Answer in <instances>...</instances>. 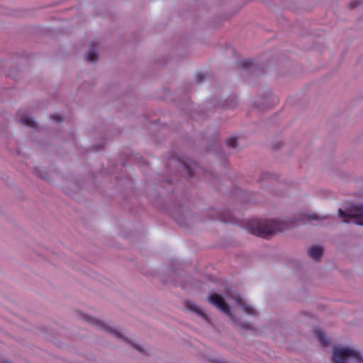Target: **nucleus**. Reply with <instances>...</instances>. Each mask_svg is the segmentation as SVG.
I'll return each instance as SVG.
<instances>
[{"mask_svg":"<svg viewBox=\"0 0 363 363\" xmlns=\"http://www.w3.org/2000/svg\"><path fill=\"white\" fill-rule=\"evenodd\" d=\"M338 215L342 218L345 223L352 222L354 224L363 225V206L354 205L352 206L347 213L339 208Z\"/></svg>","mask_w":363,"mask_h":363,"instance_id":"obj_3","label":"nucleus"},{"mask_svg":"<svg viewBox=\"0 0 363 363\" xmlns=\"http://www.w3.org/2000/svg\"><path fill=\"white\" fill-rule=\"evenodd\" d=\"M208 301L225 314L231 320H233V315L230 311V308L220 295L216 293H212L209 295Z\"/></svg>","mask_w":363,"mask_h":363,"instance_id":"obj_5","label":"nucleus"},{"mask_svg":"<svg viewBox=\"0 0 363 363\" xmlns=\"http://www.w3.org/2000/svg\"><path fill=\"white\" fill-rule=\"evenodd\" d=\"M61 116L60 115H53L52 116V119L55 120V121H58V119L60 118Z\"/></svg>","mask_w":363,"mask_h":363,"instance_id":"obj_14","label":"nucleus"},{"mask_svg":"<svg viewBox=\"0 0 363 363\" xmlns=\"http://www.w3.org/2000/svg\"><path fill=\"white\" fill-rule=\"evenodd\" d=\"M227 145L230 147H234L236 146V139L234 138H230L227 140Z\"/></svg>","mask_w":363,"mask_h":363,"instance_id":"obj_12","label":"nucleus"},{"mask_svg":"<svg viewBox=\"0 0 363 363\" xmlns=\"http://www.w3.org/2000/svg\"><path fill=\"white\" fill-rule=\"evenodd\" d=\"M98 59V54L95 48H91L88 51L86 60L90 62H94Z\"/></svg>","mask_w":363,"mask_h":363,"instance_id":"obj_11","label":"nucleus"},{"mask_svg":"<svg viewBox=\"0 0 363 363\" xmlns=\"http://www.w3.org/2000/svg\"><path fill=\"white\" fill-rule=\"evenodd\" d=\"M314 333L322 345H326L328 344V340L323 331H321L320 329H315L314 330Z\"/></svg>","mask_w":363,"mask_h":363,"instance_id":"obj_10","label":"nucleus"},{"mask_svg":"<svg viewBox=\"0 0 363 363\" xmlns=\"http://www.w3.org/2000/svg\"><path fill=\"white\" fill-rule=\"evenodd\" d=\"M323 218H326V217L319 218L317 215H315V214H313V215L310 216V217H309L310 220L323 219Z\"/></svg>","mask_w":363,"mask_h":363,"instance_id":"obj_13","label":"nucleus"},{"mask_svg":"<svg viewBox=\"0 0 363 363\" xmlns=\"http://www.w3.org/2000/svg\"><path fill=\"white\" fill-rule=\"evenodd\" d=\"M20 122L28 127H35V123L33 119L28 113H22L20 116Z\"/></svg>","mask_w":363,"mask_h":363,"instance_id":"obj_8","label":"nucleus"},{"mask_svg":"<svg viewBox=\"0 0 363 363\" xmlns=\"http://www.w3.org/2000/svg\"><path fill=\"white\" fill-rule=\"evenodd\" d=\"M230 296L235 300L237 305L241 307L243 311L248 315H255L256 311L247 301L242 298L240 294L233 293Z\"/></svg>","mask_w":363,"mask_h":363,"instance_id":"obj_6","label":"nucleus"},{"mask_svg":"<svg viewBox=\"0 0 363 363\" xmlns=\"http://www.w3.org/2000/svg\"><path fill=\"white\" fill-rule=\"evenodd\" d=\"M350 359H354L357 363H360L362 356L358 351L352 347L338 346L333 349V363H345Z\"/></svg>","mask_w":363,"mask_h":363,"instance_id":"obj_2","label":"nucleus"},{"mask_svg":"<svg viewBox=\"0 0 363 363\" xmlns=\"http://www.w3.org/2000/svg\"><path fill=\"white\" fill-rule=\"evenodd\" d=\"M186 306L187 307L188 309L196 313V314H198L199 315L202 317L203 319H205V320L208 319L207 315L205 313V312L203 311V310L200 306L196 305L195 303H194L192 301H187L186 303Z\"/></svg>","mask_w":363,"mask_h":363,"instance_id":"obj_7","label":"nucleus"},{"mask_svg":"<svg viewBox=\"0 0 363 363\" xmlns=\"http://www.w3.org/2000/svg\"><path fill=\"white\" fill-rule=\"evenodd\" d=\"M287 228L286 223L279 220H267L262 223H251L248 230L253 235L261 238H267Z\"/></svg>","mask_w":363,"mask_h":363,"instance_id":"obj_1","label":"nucleus"},{"mask_svg":"<svg viewBox=\"0 0 363 363\" xmlns=\"http://www.w3.org/2000/svg\"><path fill=\"white\" fill-rule=\"evenodd\" d=\"M84 320L91 323L93 325L98 327L99 328L106 331L111 335L118 338L123 341H128L125 334L119 329L110 325L109 324L101 321L94 317L89 315L84 316Z\"/></svg>","mask_w":363,"mask_h":363,"instance_id":"obj_4","label":"nucleus"},{"mask_svg":"<svg viewBox=\"0 0 363 363\" xmlns=\"http://www.w3.org/2000/svg\"><path fill=\"white\" fill-rule=\"evenodd\" d=\"M322 252L323 250L320 246L311 247L308 251L310 257L313 259H319L322 255Z\"/></svg>","mask_w":363,"mask_h":363,"instance_id":"obj_9","label":"nucleus"},{"mask_svg":"<svg viewBox=\"0 0 363 363\" xmlns=\"http://www.w3.org/2000/svg\"><path fill=\"white\" fill-rule=\"evenodd\" d=\"M242 328H245V329H249V328H250V325H249V324H244V325H242Z\"/></svg>","mask_w":363,"mask_h":363,"instance_id":"obj_15","label":"nucleus"}]
</instances>
